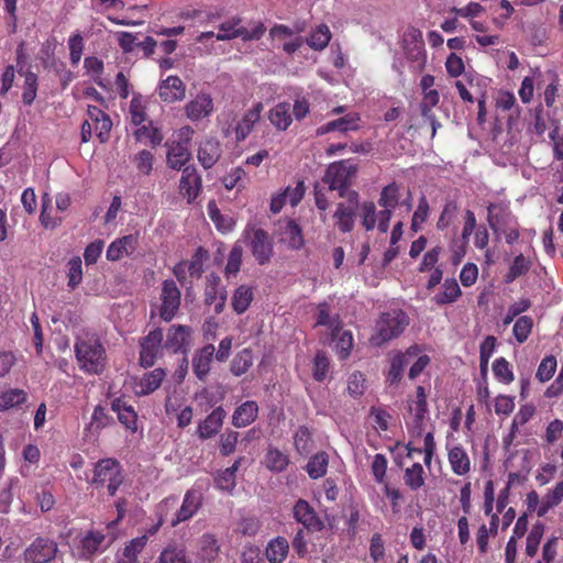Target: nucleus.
<instances>
[{
  "label": "nucleus",
  "mask_w": 563,
  "mask_h": 563,
  "mask_svg": "<svg viewBox=\"0 0 563 563\" xmlns=\"http://www.w3.org/2000/svg\"><path fill=\"white\" fill-rule=\"evenodd\" d=\"M324 181L329 184L331 190H336L341 197H346L345 203H340L335 211L336 225L343 232L352 229V205H351V184H352V163L350 159L332 163L325 173Z\"/></svg>",
  "instance_id": "nucleus-1"
},
{
  "label": "nucleus",
  "mask_w": 563,
  "mask_h": 563,
  "mask_svg": "<svg viewBox=\"0 0 563 563\" xmlns=\"http://www.w3.org/2000/svg\"><path fill=\"white\" fill-rule=\"evenodd\" d=\"M400 200V186L393 181L385 186L378 199V205L383 208L378 213L374 202H365L362 207V224L366 231L373 230L376 224L382 233H386L389 229V221L393 211L399 205Z\"/></svg>",
  "instance_id": "nucleus-2"
},
{
  "label": "nucleus",
  "mask_w": 563,
  "mask_h": 563,
  "mask_svg": "<svg viewBox=\"0 0 563 563\" xmlns=\"http://www.w3.org/2000/svg\"><path fill=\"white\" fill-rule=\"evenodd\" d=\"M410 318L402 309L395 308L380 312L369 336V344L374 347H380L398 339L408 328Z\"/></svg>",
  "instance_id": "nucleus-3"
},
{
  "label": "nucleus",
  "mask_w": 563,
  "mask_h": 563,
  "mask_svg": "<svg viewBox=\"0 0 563 563\" xmlns=\"http://www.w3.org/2000/svg\"><path fill=\"white\" fill-rule=\"evenodd\" d=\"M487 223L497 240L504 234L507 244H514L520 238V225L510 210V202L499 200L487 206Z\"/></svg>",
  "instance_id": "nucleus-4"
},
{
  "label": "nucleus",
  "mask_w": 563,
  "mask_h": 563,
  "mask_svg": "<svg viewBox=\"0 0 563 563\" xmlns=\"http://www.w3.org/2000/svg\"><path fill=\"white\" fill-rule=\"evenodd\" d=\"M75 354L79 368L87 374H100L106 366L104 347L95 335L78 338Z\"/></svg>",
  "instance_id": "nucleus-5"
},
{
  "label": "nucleus",
  "mask_w": 563,
  "mask_h": 563,
  "mask_svg": "<svg viewBox=\"0 0 563 563\" xmlns=\"http://www.w3.org/2000/svg\"><path fill=\"white\" fill-rule=\"evenodd\" d=\"M112 121L110 117L101 109L95 106H88L87 119L81 124V142L87 143L92 136V130L101 143L108 141Z\"/></svg>",
  "instance_id": "nucleus-6"
},
{
  "label": "nucleus",
  "mask_w": 563,
  "mask_h": 563,
  "mask_svg": "<svg viewBox=\"0 0 563 563\" xmlns=\"http://www.w3.org/2000/svg\"><path fill=\"white\" fill-rule=\"evenodd\" d=\"M243 238L257 264L265 265L271 261L273 256V241L265 230L247 225Z\"/></svg>",
  "instance_id": "nucleus-7"
},
{
  "label": "nucleus",
  "mask_w": 563,
  "mask_h": 563,
  "mask_svg": "<svg viewBox=\"0 0 563 563\" xmlns=\"http://www.w3.org/2000/svg\"><path fill=\"white\" fill-rule=\"evenodd\" d=\"M122 482L123 475L118 461L103 459L96 464L92 484L97 487L107 486L109 495L113 496Z\"/></svg>",
  "instance_id": "nucleus-8"
},
{
  "label": "nucleus",
  "mask_w": 563,
  "mask_h": 563,
  "mask_svg": "<svg viewBox=\"0 0 563 563\" xmlns=\"http://www.w3.org/2000/svg\"><path fill=\"white\" fill-rule=\"evenodd\" d=\"M58 552V545L54 540L38 537L24 550V563H49Z\"/></svg>",
  "instance_id": "nucleus-9"
},
{
  "label": "nucleus",
  "mask_w": 563,
  "mask_h": 563,
  "mask_svg": "<svg viewBox=\"0 0 563 563\" xmlns=\"http://www.w3.org/2000/svg\"><path fill=\"white\" fill-rule=\"evenodd\" d=\"M214 111V101L209 92L200 91L184 106V113L191 122H198L209 118Z\"/></svg>",
  "instance_id": "nucleus-10"
},
{
  "label": "nucleus",
  "mask_w": 563,
  "mask_h": 563,
  "mask_svg": "<svg viewBox=\"0 0 563 563\" xmlns=\"http://www.w3.org/2000/svg\"><path fill=\"white\" fill-rule=\"evenodd\" d=\"M416 399L408 402L409 413L412 416L410 423H407L409 430L416 435L423 432L424 419L428 413L427 395L423 386H418Z\"/></svg>",
  "instance_id": "nucleus-11"
},
{
  "label": "nucleus",
  "mask_w": 563,
  "mask_h": 563,
  "mask_svg": "<svg viewBox=\"0 0 563 563\" xmlns=\"http://www.w3.org/2000/svg\"><path fill=\"white\" fill-rule=\"evenodd\" d=\"M263 110V103L257 101L243 112L233 128L236 142H243L253 132L255 125L261 121Z\"/></svg>",
  "instance_id": "nucleus-12"
},
{
  "label": "nucleus",
  "mask_w": 563,
  "mask_h": 563,
  "mask_svg": "<svg viewBox=\"0 0 563 563\" xmlns=\"http://www.w3.org/2000/svg\"><path fill=\"white\" fill-rule=\"evenodd\" d=\"M162 306L159 316L164 321H170L180 306V290L174 280H165L162 285Z\"/></svg>",
  "instance_id": "nucleus-13"
},
{
  "label": "nucleus",
  "mask_w": 563,
  "mask_h": 563,
  "mask_svg": "<svg viewBox=\"0 0 563 563\" xmlns=\"http://www.w3.org/2000/svg\"><path fill=\"white\" fill-rule=\"evenodd\" d=\"M163 342V332L161 329L151 331L141 342L140 363L144 367L154 365L158 356Z\"/></svg>",
  "instance_id": "nucleus-14"
},
{
  "label": "nucleus",
  "mask_w": 563,
  "mask_h": 563,
  "mask_svg": "<svg viewBox=\"0 0 563 563\" xmlns=\"http://www.w3.org/2000/svg\"><path fill=\"white\" fill-rule=\"evenodd\" d=\"M201 177L194 165L183 168L179 179V194L188 203L195 201L201 190Z\"/></svg>",
  "instance_id": "nucleus-15"
},
{
  "label": "nucleus",
  "mask_w": 563,
  "mask_h": 563,
  "mask_svg": "<svg viewBox=\"0 0 563 563\" xmlns=\"http://www.w3.org/2000/svg\"><path fill=\"white\" fill-rule=\"evenodd\" d=\"M205 297L207 305H214L216 313L223 311L227 302V290L221 286V278L217 274L207 276Z\"/></svg>",
  "instance_id": "nucleus-16"
},
{
  "label": "nucleus",
  "mask_w": 563,
  "mask_h": 563,
  "mask_svg": "<svg viewBox=\"0 0 563 563\" xmlns=\"http://www.w3.org/2000/svg\"><path fill=\"white\" fill-rule=\"evenodd\" d=\"M201 494L198 490H188L185 496L180 508L170 519V526L176 527L180 522L187 521L192 518L201 506Z\"/></svg>",
  "instance_id": "nucleus-17"
},
{
  "label": "nucleus",
  "mask_w": 563,
  "mask_h": 563,
  "mask_svg": "<svg viewBox=\"0 0 563 563\" xmlns=\"http://www.w3.org/2000/svg\"><path fill=\"white\" fill-rule=\"evenodd\" d=\"M294 518L305 528L320 531L323 528L322 520L318 517L312 506L305 499H299L292 508Z\"/></svg>",
  "instance_id": "nucleus-18"
},
{
  "label": "nucleus",
  "mask_w": 563,
  "mask_h": 563,
  "mask_svg": "<svg viewBox=\"0 0 563 563\" xmlns=\"http://www.w3.org/2000/svg\"><path fill=\"white\" fill-rule=\"evenodd\" d=\"M158 96L167 103L180 101L186 96V86L177 76H168L158 85Z\"/></svg>",
  "instance_id": "nucleus-19"
},
{
  "label": "nucleus",
  "mask_w": 563,
  "mask_h": 563,
  "mask_svg": "<svg viewBox=\"0 0 563 563\" xmlns=\"http://www.w3.org/2000/svg\"><path fill=\"white\" fill-rule=\"evenodd\" d=\"M112 542V538L99 531L91 530L87 532L80 540L81 555L90 558L98 552L104 551Z\"/></svg>",
  "instance_id": "nucleus-20"
},
{
  "label": "nucleus",
  "mask_w": 563,
  "mask_h": 563,
  "mask_svg": "<svg viewBox=\"0 0 563 563\" xmlns=\"http://www.w3.org/2000/svg\"><path fill=\"white\" fill-rule=\"evenodd\" d=\"M227 412L222 407H217L198 426V437L202 440L213 438L222 428Z\"/></svg>",
  "instance_id": "nucleus-21"
},
{
  "label": "nucleus",
  "mask_w": 563,
  "mask_h": 563,
  "mask_svg": "<svg viewBox=\"0 0 563 563\" xmlns=\"http://www.w3.org/2000/svg\"><path fill=\"white\" fill-rule=\"evenodd\" d=\"M222 148L218 140L206 139L198 148V161L206 168H211L221 157Z\"/></svg>",
  "instance_id": "nucleus-22"
},
{
  "label": "nucleus",
  "mask_w": 563,
  "mask_h": 563,
  "mask_svg": "<svg viewBox=\"0 0 563 563\" xmlns=\"http://www.w3.org/2000/svg\"><path fill=\"white\" fill-rule=\"evenodd\" d=\"M137 244V236L129 234L114 240L107 250V258L109 261H119L125 255L133 253Z\"/></svg>",
  "instance_id": "nucleus-23"
},
{
  "label": "nucleus",
  "mask_w": 563,
  "mask_h": 563,
  "mask_svg": "<svg viewBox=\"0 0 563 563\" xmlns=\"http://www.w3.org/2000/svg\"><path fill=\"white\" fill-rule=\"evenodd\" d=\"M214 353V346L212 344H207L194 355L192 369L200 380H203L208 376Z\"/></svg>",
  "instance_id": "nucleus-24"
},
{
  "label": "nucleus",
  "mask_w": 563,
  "mask_h": 563,
  "mask_svg": "<svg viewBox=\"0 0 563 563\" xmlns=\"http://www.w3.org/2000/svg\"><path fill=\"white\" fill-rule=\"evenodd\" d=\"M166 146V163L168 167L176 170H183L184 167L188 166L187 163L191 158L189 147L172 142H167Z\"/></svg>",
  "instance_id": "nucleus-25"
},
{
  "label": "nucleus",
  "mask_w": 563,
  "mask_h": 563,
  "mask_svg": "<svg viewBox=\"0 0 563 563\" xmlns=\"http://www.w3.org/2000/svg\"><path fill=\"white\" fill-rule=\"evenodd\" d=\"M165 376L166 373L162 368H155L144 374V376L134 384V393L139 396H144L155 391L161 386Z\"/></svg>",
  "instance_id": "nucleus-26"
},
{
  "label": "nucleus",
  "mask_w": 563,
  "mask_h": 563,
  "mask_svg": "<svg viewBox=\"0 0 563 563\" xmlns=\"http://www.w3.org/2000/svg\"><path fill=\"white\" fill-rule=\"evenodd\" d=\"M258 415V406L253 400L240 405L232 415V424L235 428H244L253 423Z\"/></svg>",
  "instance_id": "nucleus-27"
},
{
  "label": "nucleus",
  "mask_w": 563,
  "mask_h": 563,
  "mask_svg": "<svg viewBox=\"0 0 563 563\" xmlns=\"http://www.w3.org/2000/svg\"><path fill=\"white\" fill-rule=\"evenodd\" d=\"M290 103L279 102L268 111L271 124L278 131H286L292 123Z\"/></svg>",
  "instance_id": "nucleus-28"
},
{
  "label": "nucleus",
  "mask_w": 563,
  "mask_h": 563,
  "mask_svg": "<svg viewBox=\"0 0 563 563\" xmlns=\"http://www.w3.org/2000/svg\"><path fill=\"white\" fill-rule=\"evenodd\" d=\"M449 463L455 475L464 476L471 471V460L461 445H454L448 453Z\"/></svg>",
  "instance_id": "nucleus-29"
},
{
  "label": "nucleus",
  "mask_w": 563,
  "mask_h": 563,
  "mask_svg": "<svg viewBox=\"0 0 563 563\" xmlns=\"http://www.w3.org/2000/svg\"><path fill=\"white\" fill-rule=\"evenodd\" d=\"M189 335L190 328L186 325H173L167 333L164 347L173 352L183 351L188 343Z\"/></svg>",
  "instance_id": "nucleus-30"
},
{
  "label": "nucleus",
  "mask_w": 563,
  "mask_h": 563,
  "mask_svg": "<svg viewBox=\"0 0 563 563\" xmlns=\"http://www.w3.org/2000/svg\"><path fill=\"white\" fill-rule=\"evenodd\" d=\"M218 29L219 32L216 34L218 41L242 40L243 25L240 16H232L224 20L219 24Z\"/></svg>",
  "instance_id": "nucleus-31"
},
{
  "label": "nucleus",
  "mask_w": 563,
  "mask_h": 563,
  "mask_svg": "<svg viewBox=\"0 0 563 563\" xmlns=\"http://www.w3.org/2000/svg\"><path fill=\"white\" fill-rule=\"evenodd\" d=\"M280 242L292 250H299L303 245L301 229L294 220H288L282 228Z\"/></svg>",
  "instance_id": "nucleus-32"
},
{
  "label": "nucleus",
  "mask_w": 563,
  "mask_h": 563,
  "mask_svg": "<svg viewBox=\"0 0 563 563\" xmlns=\"http://www.w3.org/2000/svg\"><path fill=\"white\" fill-rule=\"evenodd\" d=\"M331 40V31L325 24H318L311 29L305 42L314 51L324 49Z\"/></svg>",
  "instance_id": "nucleus-33"
},
{
  "label": "nucleus",
  "mask_w": 563,
  "mask_h": 563,
  "mask_svg": "<svg viewBox=\"0 0 563 563\" xmlns=\"http://www.w3.org/2000/svg\"><path fill=\"white\" fill-rule=\"evenodd\" d=\"M112 410L117 412L119 421L132 432L137 429V416L132 408L120 399H115L112 402Z\"/></svg>",
  "instance_id": "nucleus-34"
},
{
  "label": "nucleus",
  "mask_w": 563,
  "mask_h": 563,
  "mask_svg": "<svg viewBox=\"0 0 563 563\" xmlns=\"http://www.w3.org/2000/svg\"><path fill=\"white\" fill-rule=\"evenodd\" d=\"M410 347L406 353H397L390 361V367L386 376V380L390 385H397L401 378L405 367L408 365V356L413 355Z\"/></svg>",
  "instance_id": "nucleus-35"
},
{
  "label": "nucleus",
  "mask_w": 563,
  "mask_h": 563,
  "mask_svg": "<svg viewBox=\"0 0 563 563\" xmlns=\"http://www.w3.org/2000/svg\"><path fill=\"white\" fill-rule=\"evenodd\" d=\"M462 295V290L454 278H448L443 283V290L438 292L432 300L439 305H449L455 302Z\"/></svg>",
  "instance_id": "nucleus-36"
},
{
  "label": "nucleus",
  "mask_w": 563,
  "mask_h": 563,
  "mask_svg": "<svg viewBox=\"0 0 563 563\" xmlns=\"http://www.w3.org/2000/svg\"><path fill=\"white\" fill-rule=\"evenodd\" d=\"M253 299V288L247 285H241L233 292L231 300L232 308L238 314H242L249 309Z\"/></svg>",
  "instance_id": "nucleus-37"
},
{
  "label": "nucleus",
  "mask_w": 563,
  "mask_h": 563,
  "mask_svg": "<svg viewBox=\"0 0 563 563\" xmlns=\"http://www.w3.org/2000/svg\"><path fill=\"white\" fill-rule=\"evenodd\" d=\"M63 217L53 214L52 198L48 194L42 197V210L40 214V222L45 229L54 230L63 223Z\"/></svg>",
  "instance_id": "nucleus-38"
},
{
  "label": "nucleus",
  "mask_w": 563,
  "mask_h": 563,
  "mask_svg": "<svg viewBox=\"0 0 563 563\" xmlns=\"http://www.w3.org/2000/svg\"><path fill=\"white\" fill-rule=\"evenodd\" d=\"M289 551L288 541L283 537L271 540L266 547V558L271 563H282Z\"/></svg>",
  "instance_id": "nucleus-39"
},
{
  "label": "nucleus",
  "mask_w": 563,
  "mask_h": 563,
  "mask_svg": "<svg viewBox=\"0 0 563 563\" xmlns=\"http://www.w3.org/2000/svg\"><path fill=\"white\" fill-rule=\"evenodd\" d=\"M148 100L140 95L133 96L130 101L129 114L134 125H141L147 121L146 108Z\"/></svg>",
  "instance_id": "nucleus-40"
},
{
  "label": "nucleus",
  "mask_w": 563,
  "mask_h": 563,
  "mask_svg": "<svg viewBox=\"0 0 563 563\" xmlns=\"http://www.w3.org/2000/svg\"><path fill=\"white\" fill-rule=\"evenodd\" d=\"M531 265V261L525 257L523 254L516 255L504 277L505 283L511 284L520 276L526 275L530 271Z\"/></svg>",
  "instance_id": "nucleus-41"
},
{
  "label": "nucleus",
  "mask_w": 563,
  "mask_h": 563,
  "mask_svg": "<svg viewBox=\"0 0 563 563\" xmlns=\"http://www.w3.org/2000/svg\"><path fill=\"white\" fill-rule=\"evenodd\" d=\"M265 466L272 472H283L289 464V457L284 452L275 448H269L264 459Z\"/></svg>",
  "instance_id": "nucleus-42"
},
{
  "label": "nucleus",
  "mask_w": 563,
  "mask_h": 563,
  "mask_svg": "<svg viewBox=\"0 0 563 563\" xmlns=\"http://www.w3.org/2000/svg\"><path fill=\"white\" fill-rule=\"evenodd\" d=\"M404 483L410 490H418L424 485V470L420 463L405 470Z\"/></svg>",
  "instance_id": "nucleus-43"
},
{
  "label": "nucleus",
  "mask_w": 563,
  "mask_h": 563,
  "mask_svg": "<svg viewBox=\"0 0 563 563\" xmlns=\"http://www.w3.org/2000/svg\"><path fill=\"white\" fill-rule=\"evenodd\" d=\"M545 531V526L542 522H537L532 526L526 539V554L529 558L537 555L541 540Z\"/></svg>",
  "instance_id": "nucleus-44"
},
{
  "label": "nucleus",
  "mask_w": 563,
  "mask_h": 563,
  "mask_svg": "<svg viewBox=\"0 0 563 563\" xmlns=\"http://www.w3.org/2000/svg\"><path fill=\"white\" fill-rule=\"evenodd\" d=\"M137 126L139 128L134 133L137 141L148 142L153 146L159 145L162 143L163 134L152 124L151 121L147 125L143 123Z\"/></svg>",
  "instance_id": "nucleus-45"
},
{
  "label": "nucleus",
  "mask_w": 563,
  "mask_h": 563,
  "mask_svg": "<svg viewBox=\"0 0 563 563\" xmlns=\"http://www.w3.org/2000/svg\"><path fill=\"white\" fill-rule=\"evenodd\" d=\"M198 547L199 555L202 560L211 561L218 555L219 544L211 533L202 534L199 539Z\"/></svg>",
  "instance_id": "nucleus-46"
},
{
  "label": "nucleus",
  "mask_w": 563,
  "mask_h": 563,
  "mask_svg": "<svg viewBox=\"0 0 563 563\" xmlns=\"http://www.w3.org/2000/svg\"><path fill=\"white\" fill-rule=\"evenodd\" d=\"M26 400V393L23 389L13 388L0 394V411L9 410Z\"/></svg>",
  "instance_id": "nucleus-47"
},
{
  "label": "nucleus",
  "mask_w": 563,
  "mask_h": 563,
  "mask_svg": "<svg viewBox=\"0 0 563 563\" xmlns=\"http://www.w3.org/2000/svg\"><path fill=\"white\" fill-rule=\"evenodd\" d=\"M329 457L324 452L314 454L308 462L306 470L311 478H320L327 473Z\"/></svg>",
  "instance_id": "nucleus-48"
},
{
  "label": "nucleus",
  "mask_w": 563,
  "mask_h": 563,
  "mask_svg": "<svg viewBox=\"0 0 563 563\" xmlns=\"http://www.w3.org/2000/svg\"><path fill=\"white\" fill-rule=\"evenodd\" d=\"M317 324L328 327L331 331V336H336L341 331L339 318L330 314L329 308L325 303L319 306Z\"/></svg>",
  "instance_id": "nucleus-49"
},
{
  "label": "nucleus",
  "mask_w": 563,
  "mask_h": 563,
  "mask_svg": "<svg viewBox=\"0 0 563 563\" xmlns=\"http://www.w3.org/2000/svg\"><path fill=\"white\" fill-rule=\"evenodd\" d=\"M252 364H253L252 352L249 349H244L234 356V358L231 363V372L235 376H241L249 371V368L252 366Z\"/></svg>",
  "instance_id": "nucleus-50"
},
{
  "label": "nucleus",
  "mask_w": 563,
  "mask_h": 563,
  "mask_svg": "<svg viewBox=\"0 0 563 563\" xmlns=\"http://www.w3.org/2000/svg\"><path fill=\"white\" fill-rule=\"evenodd\" d=\"M533 328V319L529 316L519 317L514 324L512 332L519 344L526 342L531 334Z\"/></svg>",
  "instance_id": "nucleus-51"
},
{
  "label": "nucleus",
  "mask_w": 563,
  "mask_h": 563,
  "mask_svg": "<svg viewBox=\"0 0 563 563\" xmlns=\"http://www.w3.org/2000/svg\"><path fill=\"white\" fill-rule=\"evenodd\" d=\"M496 346V338L493 335H488L481 343L479 347V367L481 373L485 376L488 369V362L492 357Z\"/></svg>",
  "instance_id": "nucleus-52"
},
{
  "label": "nucleus",
  "mask_w": 563,
  "mask_h": 563,
  "mask_svg": "<svg viewBox=\"0 0 563 563\" xmlns=\"http://www.w3.org/2000/svg\"><path fill=\"white\" fill-rule=\"evenodd\" d=\"M155 563H188L185 550L176 545L166 547L158 555Z\"/></svg>",
  "instance_id": "nucleus-53"
},
{
  "label": "nucleus",
  "mask_w": 563,
  "mask_h": 563,
  "mask_svg": "<svg viewBox=\"0 0 563 563\" xmlns=\"http://www.w3.org/2000/svg\"><path fill=\"white\" fill-rule=\"evenodd\" d=\"M132 163L140 174L150 175L153 169L154 155L147 150H142L132 157Z\"/></svg>",
  "instance_id": "nucleus-54"
},
{
  "label": "nucleus",
  "mask_w": 563,
  "mask_h": 563,
  "mask_svg": "<svg viewBox=\"0 0 563 563\" xmlns=\"http://www.w3.org/2000/svg\"><path fill=\"white\" fill-rule=\"evenodd\" d=\"M493 373L504 384H510L515 379L510 364L505 357H498L494 361Z\"/></svg>",
  "instance_id": "nucleus-55"
},
{
  "label": "nucleus",
  "mask_w": 563,
  "mask_h": 563,
  "mask_svg": "<svg viewBox=\"0 0 563 563\" xmlns=\"http://www.w3.org/2000/svg\"><path fill=\"white\" fill-rule=\"evenodd\" d=\"M334 350L341 360L349 357L352 349V334L349 331L340 332L336 336H332Z\"/></svg>",
  "instance_id": "nucleus-56"
},
{
  "label": "nucleus",
  "mask_w": 563,
  "mask_h": 563,
  "mask_svg": "<svg viewBox=\"0 0 563 563\" xmlns=\"http://www.w3.org/2000/svg\"><path fill=\"white\" fill-rule=\"evenodd\" d=\"M147 543V536L143 534L141 537L132 539L123 549L121 555L128 558L132 561L139 562V554L143 551Z\"/></svg>",
  "instance_id": "nucleus-57"
},
{
  "label": "nucleus",
  "mask_w": 563,
  "mask_h": 563,
  "mask_svg": "<svg viewBox=\"0 0 563 563\" xmlns=\"http://www.w3.org/2000/svg\"><path fill=\"white\" fill-rule=\"evenodd\" d=\"M556 365H558L556 358L553 355L545 356L541 361V363L537 369L536 377L541 383L550 380L555 373Z\"/></svg>",
  "instance_id": "nucleus-58"
},
{
  "label": "nucleus",
  "mask_w": 563,
  "mask_h": 563,
  "mask_svg": "<svg viewBox=\"0 0 563 563\" xmlns=\"http://www.w3.org/2000/svg\"><path fill=\"white\" fill-rule=\"evenodd\" d=\"M242 253L243 250L241 245L236 244L232 247L225 266L227 278L235 276L239 273L242 264Z\"/></svg>",
  "instance_id": "nucleus-59"
},
{
  "label": "nucleus",
  "mask_w": 563,
  "mask_h": 563,
  "mask_svg": "<svg viewBox=\"0 0 563 563\" xmlns=\"http://www.w3.org/2000/svg\"><path fill=\"white\" fill-rule=\"evenodd\" d=\"M208 257V252L202 247H199L191 260L187 262L188 273L191 277H200L202 274L203 263Z\"/></svg>",
  "instance_id": "nucleus-60"
},
{
  "label": "nucleus",
  "mask_w": 563,
  "mask_h": 563,
  "mask_svg": "<svg viewBox=\"0 0 563 563\" xmlns=\"http://www.w3.org/2000/svg\"><path fill=\"white\" fill-rule=\"evenodd\" d=\"M441 253L442 247L439 245L427 251L422 257L421 263L419 264L418 271L420 273H426L434 269L437 267V263L440 260Z\"/></svg>",
  "instance_id": "nucleus-61"
},
{
  "label": "nucleus",
  "mask_w": 563,
  "mask_h": 563,
  "mask_svg": "<svg viewBox=\"0 0 563 563\" xmlns=\"http://www.w3.org/2000/svg\"><path fill=\"white\" fill-rule=\"evenodd\" d=\"M530 307L531 301L528 298L520 299L519 301L510 305L503 320L504 325L510 324L520 313L529 310Z\"/></svg>",
  "instance_id": "nucleus-62"
},
{
  "label": "nucleus",
  "mask_w": 563,
  "mask_h": 563,
  "mask_svg": "<svg viewBox=\"0 0 563 563\" xmlns=\"http://www.w3.org/2000/svg\"><path fill=\"white\" fill-rule=\"evenodd\" d=\"M69 58L73 65H78L84 49V38L79 33L71 35L68 40Z\"/></svg>",
  "instance_id": "nucleus-63"
},
{
  "label": "nucleus",
  "mask_w": 563,
  "mask_h": 563,
  "mask_svg": "<svg viewBox=\"0 0 563 563\" xmlns=\"http://www.w3.org/2000/svg\"><path fill=\"white\" fill-rule=\"evenodd\" d=\"M294 444L300 454H306L311 448V438L308 428L301 427L297 430L294 437Z\"/></svg>",
  "instance_id": "nucleus-64"
}]
</instances>
